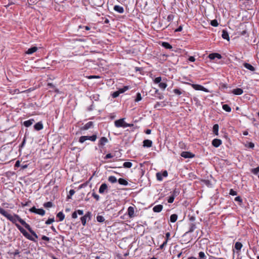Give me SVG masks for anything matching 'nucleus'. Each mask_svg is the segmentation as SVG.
<instances>
[{"label": "nucleus", "instance_id": "obj_56", "mask_svg": "<svg viewBox=\"0 0 259 259\" xmlns=\"http://www.w3.org/2000/svg\"><path fill=\"white\" fill-rule=\"evenodd\" d=\"M174 93L177 95H180L182 94V92L177 89H174L173 91Z\"/></svg>", "mask_w": 259, "mask_h": 259}, {"label": "nucleus", "instance_id": "obj_37", "mask_svg": "<svg viewBox=\"0 0 259 259\" xmlns=\"http://www.w3.org/2000/svg\"><path fill=\"white\" fill-rule=\"evenodd\" d=\"M199 258L198 259H205L206 256L203 251H200L199 252Z\"/></svg>", "mask_w": 259, "mask_h": 259}, {"label": "nucleus", "instance_id": "obj_27", "mask_svg": "<svg viewBox=\"0 0 259 259\" xmlns=\"http://www.w3.org/2000/svg\"><path fill=\"white\" fill-rule=\"evenodd\" d=\"M178 219V215L176 214H172L170 217V221L171 223H175Z\"/></svg>", "mask_w": 259, "mask_h": 259}, {"label": "nucleus", "instance_id": "obj_5", "mask_svg": "<svg viewBox=\"0 0 259 259\" xmlns=\"http://www.w3.org/2000/svg\"><path fill=\"white\" fill-rule=\"evenodd\" d=\"M181 156L185 158H191L195 156L192 153L188 151H183L181 153Z\"/></svg>", "mask_w": 259, "mask_h": 259}, {"label": "nucleus", "instance_id": "obj_8", "mask_svg": "<svg viewBox=\"0 0 259 259\" xmlns=\"http://www.w3.org/2000/svg\"><path fill=\"white\" fill-rule=\"evenodd\" d=\"M108 187L106 184L103 183L101 184L99 188V192L100 194H103L105 192H107Z\"/></svg>", "mask_w": 259, "mask_h": 259}, {"label": "nucleus", "instance_id": "obj_64", "mask_svg": "<svg viewBox=\"0 0 259 259\" xmlns=\"http://www.w3.org/2000/svg\"><path fill=\"white\" fill-rule=\"evenodd\" d=\"M188 60L190 62H194L195 61V59L193 56H190L188 58Z\"/></svg>", "mask_w": 259, "mask_h": 259}, {"label": "nucleus", "instance_id": "obj_57", "mask_svg": "<svg viewBox=\"0 0 259 259\" xmlns=\"http://www.w3.org/2000/svg\"><path fill=\"white\" fill-rule=\"evenodd\" d=\"M113 157V155H112L111 153H108L107 154L105 157H104V159H108L109 158H111Z\"/></svg>", "mask_w": 259, "mask_h": 259}, {"label": "nucleus", "instance_id": "obj_33", "mask_svg": "<svg viewBox=\"0 0 259 259\" xmlns=\"http://www.w3.org/2000/svg\"><path fill=\"white\" fill-rule=\"evenodd\" d=\"M32 124V119L25 121L23 124L26 127H29Z\"/></svg>", "mask_w": 259, "mask_h": 259}, {"label": "nucleus", "instance_id": "obj_50", "mask_svg": "<svg viewBox=\"0 0 259 259\" xmlns=\"http://www.w3.org/2000/svg\"><path fill=\"white\" fill-rule=\"evenodd\" d=\"M156 178L158 181H162V176L161 174H160V172H157L156 174Z\"/></svg>", "mask_w": 259, "mask_h": 259}, {"label": "nucleus", "instance_id": "obj_19", "mask_svg": "<svg viewBox=\"0 0 259 259\" xmlns=\"http://www.w3.org/2000/svg\"><path fill=\"white\" fill-rule=\"evenodd\" d=\"M93 126V122L89 121L87 122L84 126L82 127L83 130H88L89 128H91Z\"/></svg>", "mask_w": 259, "mask_h": 259}, {"label": "nucleus", "instance_id": "obj_41", "mask_svg": "<svg viewBox=\"0 0 259 259\" xmlns=\"http://www.w3.org/2000/svg\"><path fill=\"white\" fill-rule=\"evenodd\" d=\"M142 100L141 95L140 93H138L136 95V98L135 99V102H139Z\"/></svg>", "mask_w": 259, "mask_h": 259}, {"label": "nucleus", "instance_id": "obj_48", "mask_svg": "<svg viewBox=\"0 0 259 259\" xmlns=\"http://www.w3.org/2000/svg\"><path fill=\"white\" fill-rule=\"evenodd\" d=\"M161 77L159 76V77H157L155 78L154 81L155 83H160L161 82Z\"/></svg>", "mask_w": 259, "mask_h": 259}, {"label": "nucleus", "instance_id": "obj_7", "mask_svg": "<svg viewBox=\"0 0 259 259\" xmlns=\"http://www.w3.org/2000/svg\"><path fill=\"white\" fill-rule=\"evenodd\" d=\"M108 142V140L107 138L105 137H101L99 141L98 145L99 147L102 148L105 145L106 143Z\"/></svg>", "mask_w": 259, "mask_h": 259}, {"label": "nucleus", "instance_id": "obj_9", "mask_svg": "<svg viewBox=\"0 0 259 259\" xmlns=\"http://www.w3.org/2000/svg\"><path fill=\"white\" fill-rule=\"evenodd\" d=\"M33 213H37L41 216H43L45 214V211L42 208H36L33 206Z\"/></svg>", "mask_w": 259, "mask_h": 259}, {"label": "nucleus", "instance_id": "obj_25", "mask_svg": "<svg viewBox=\"0 0 259 259\" xmlns=\"http://www.w3.org/2000/svg\"><path fill=\"white\" fill-rule=\"evenodd\" d=\"M57 218L59 219V221H62L65 218V215L62 211H60L57 213Z\"/></svg>", "mask_w": 259, "mask_h": 259}, {"label": "nucleus", "instance_id": "obj_54", "mask_svg": "<svg viewBox=\"0 0 259 259\" xmlns=\"http://www.w3.org/2000/svg\"><path fill=\"white\" fill-rule=\"evenodd\" d=\"M229 194L232 196L237 195V193L236 191H234L233 189H231L230 190Z\"/></svg>", "mask_w": 259, "mask_h": 259}, {"label": "nucleus", "instance_id": "obj_36", "mask_svg": "<svg viewBox=\"0 0 259 259\" xmlns=\"http://www.w3.org/2000/svg\"><path fill=\"white\" fill-rule=\"evenodd\" d=\"M97 135H93L91 136H88V140H90L91 141L94 142L97 139Z\"/></svg>", "mask_w": 259, "mask_h": 259}, {"label": "nucleus", "instance_id": "obj_3", "mask_svg": "<svg viewBox=\"0 0 259 259\" xmlns=\"http://www.w3.org/2000/svg\"><path fill=\"white\" fill-rule=\"evenodd\" d=\"M16 226L24 236H25L29 239L32 240V236H30L24 229H23L18 224H16Z\"/></svg>", "mask_w": 259, "mask_h": 259}, {"label": "nucleus", "instance_id": "obj_17", "mask_svg": "<svg viewBox=\"0 0 259 259\" xmlns=\"http://www.w3.org/2000/svg\"><path fill=\"white\" fill-rule=\"evenodd\" d=\"M20 223L26 229H27L29 232L32 233V230L30 226L27 224L23 220H21Z\"/></svg>", "mask_w": 259, "mask_h": 259}, {"label": "nucleus", "instance_id": "obj_42", "mask_svg": "<svg viewBox=\"0 0 259 259\" xmlns=\"http://www.w3.org/2000/svg\"><path fill=\"white\" fill-rule=\"evenodd\" d=\"M210 24L214 27H217L219 25V23L217 20H213L211 21Z\"/></svg>", "mask_w": 259, "mask_h": 259}, {"label": "nucleus", "instance_id": "obj_1", "mask_svg": "<svg viewBox=\"0 0 259 259\" xmlns=\"http://www.w3.org/2000/svg\"><path fill=\"white\" fill-rule=\"evenodd\" d=\"M0 213L3 215L4 217L7 218L8 220L12 222L13 223L17 224V222H19L20 223L21 219L19 216L17 214H13L12 215L11 214L8 213L5 209L0 207Z\"/></svg>", "mask_w": 259, "mask_h": 259}, {"label": "nucleus", "instance_id": "obj_32", "mask_svg": "<svg viewBox=\"0 0 259 259\" xmlns=\"http://www.w3.org/2000/svg\"><path fill=\"white\" fill-rule=\"evenodd\" d=\"M242 247V244L239 242H237L235 244V248L237 250H240Z\"/></svg>", "mask_w": 259, "mask_h": 259}, {"label": "nucleus", "instance_id": "obj_6", "mask_svg": "<svg viewBox=\"0 0 259 259\" xmlns=\"http://www.w3.org/2000/svg\"><path fill=\"white\" fill-rule=\"evenodd\" d=\"M125 122L124 120V118H121L118 120L115 121L114 124L115 126L117 127H124Z\"/></svg>", "mask_w": 259, "mask_h": 259}, {"label": "nucleus", "instance_id": "obj_15", "mask_svg": "<svg viewBox=\"0 0 259 259\" xmlns=\"http://www.w3.org/2000/svg\"><path fill=\"white\" fill-rule=\"evenodd\" d=\"M114 10L120 14H122L124 12L123 8L118 5H115L114 7Z\"/></svg>", "mask_w": 259, "mask_h": 259}, {"label": "nucleus", "instance_id": "obj_30", "mask_svg": "<svg viewBox=\"0 0 259 259\" xmlns=\"http://www.w3.org/2000/svg\"><path fill=\"white\" fill-rule=\"evenodd\" d=\"M117 181V179L115 176H111L108 177V181L111 183H115Z\"/></svg>", "mask_w": 259, "mask_h": 259}, {"label": "nucleus", "instance_id": "obj_34", "mask_svg": "<svg viewBox=\"0 0 259 259\" xmlns=\"http://www.w3.org/2000/svg\"><path fill=\"white\" fill-rule=\"evenodd\" d=\"M97 222L99 223H103L105 221V219L104 217L102 215H98L96 218Z\"/></svg>", "mask_w": 259, "mask_h": 259}, {"label": "nucleus", "instance_id": "obj_46", "mask_svg": "<svg viewBox=\"0 0 259 259\" xmlns=\"http://www.w3.org/2000/svg\"><path fill=\"white\" fill-rule=\"evenodd\" d=\"M128 89V87L127 86H124L123 88L119 89L118 91H120V93H123L126 91H127Z\"/></svg>", "mask_w": 259, "mask_h": 259}, {"label": "nucleus", "instance_id": "obj_63", "mask_svg": "<svg viewBox=\"0 0 259 259\" xmlns=\"http://www.w3.org/2000/svg\"><path fill=\"white\" fill-rule=\"evenodd\" d=\"M170 236V234L169 232H166L165 234L166 240H168L169 239V237Z\"/></svg>", "mask_w": 259, "mask_h": 259}, {"label": "nucleus", "instance_id": "obj_14", "mask_svg": "<svg viewBox=\"0 0 259 259\" xmlns=\"http://www.w3.org/2000/svg\"><path fill=\"white\" fill-rule=\"evenodd\" d=\"M232 92L235 95H241L243 94V91L241 88H237L233 90Z\"/></svg>", "mask_w": 259, "mask_h": 259}, {"label": "nucleus", "instance_id": "obj_26", "mask_svg": "<svg viewBox=\"0 0 259 259\" xmlns=\"http://www.w3.org/2000/svg\"><path fill=\"white\" fill-rule=\"evenodd\" d=\"M219 126L217 124H215L213 126V132L217 136L219 134Z\"/></svg>", "mask_w": 259, "mask_h": 259}, {"label": "nucleus", "instance_id": "obj_24", "mask_svg": "<svg viewBox=\"0 0 259 259\" xmlns=\"http://www.w3.org/2000/svg\"><path fill=\"white\" fill-rule=\"evenodd\" d=\"M222 37L225 39L229 40V36L228 32L225 30H223L222 31Z\"/></svg>", "mask_w": 259, "mask_h": 259}, {"label": "nucleus", "instance_id": "obj_4", "mask_svg": "<svg viewBox=\"0 0 259 259\" xmlns=\"http://www.w3.org/2000/svg\"><path fill=\"white\" fill-rule=\"evenodd\" d=\"M35 53H36L35 55L41 57L44 53V50L41 48H38L36 47L33 46V54Z\"/></svg>", "mask_w": 259, "mask_h": 259}, {"label": "nucleus", "instance_id": "obj_35", "mask_svg": "<svg viewBox=\"0 0 259 259\" xmlns=\"http://www.w3.org/2000/svg\"><path fill=\"white\" fill-rule=\"evenodd\" d=\"M133 166V164L131 162H125L123 164V166L125 168H131Z\"/></svg>", "mask_w": 259, "mask_h": 259}, {"label": "nucleus", "instance_id": "obj_22", "mask_svg": "<svg viewBox=\"0 0 259 259\" xmlns=\"http://www.w3.org/2000/svg\"><path fill=\"white\" fill-rule=\"evenodd\" d=\"M180 192L179 189L175 188L172 192H170V194L171 195L175 198V197L179 195Z\"/></svg>", "mask_w": 259, "mask_h": 259}, {"label": "nucleus", "instance_id": "obj_52", "mask_svg": "<svg viewBox=\"0 0 259 259\" xmlns=\"http://www.w3.org/2000/svg\"><path fill=\"white\" fill-rule=\"evenodd\" d=\"M44 206L47 208L51 207L52 206V203L51 202H47L44 203Z\"/></svg>", "mask_w": 259, "mask_h": 259}, {"label": "nucleus", "instance_id": "obj_61", "mask_svg": "<svg viewBox=\"0 0 259 259\" xmlns=\"http://www.w3.org/2000/svg\"><path fill=\"white\" fill-rule=\"evenodd\" d=\"M42 240L49 241L50 240L49 237L43 235L41 237Z\"/></svg>", "mask_w": 259, "mask_h": 259}, {"label": "nucleus", "instance_id": "obj_45", "mask_svg": "<svg viewBox=\"0 0 259 259\" xmlns=\"http://www.w3.org/2000/svg\"><path fill=\"white\" fill-rule=\"evenodd\" d=\"M83 216L88 219L89 220H90L92 217V213L91 212L88 211Z\"/></svg>", "mask_w": 259, "mask_h": 259}, {"label": "nucleus", "instance_id": "obj_10", "mask_svg": "<svg viewBox=\"0 0 259 259\" xmlns=\"http://www.w3.org/2000/svg\"><path fill=\"white\" fill-rule=\"evenodd\" d=\"M33 127L35 130L38 131L42 130L44 127V125H43V123H42V121H39V122L36 123L34 125Z\"/></svg>", "mask_w": 259, "mask_h": 259}, {"label": "nucleus", "instance_id": "obj_51", "mask_svg": "<svg viewBox=\"0 0 259 259\" xmlns=\"http://www.w3.org/2000/svg\"><path fill=\"white\" fill-rule=\"evenodd\" d=\"M92 196L97 200L98 201L100 199V196L99 195L95 193H92Z\"/></svg>", "mask_w": 259, "mask_h": 259}, {"label": "nucleus", "instance_id": "obj_28", "mask_svg": "<svg viewBox=\"0 0 259 259\" xmlns=\"http://www.w3.org/2000/svg\"><path fill=\"white\" fill-rule=\"evenodd\" d=\"M162 46L167 49L170 50L172 49V46L167 42H163L162 43Z\"/></svg>", "mask_w": 259, "mask_h": 259}, {"label": "nucleus", "instance_id": "obj_12", "mask_svg": "<svg viewBox=\"0 0 259 259\" xmlns=\"http://www.w3.org/2000/svg\"><path fill=\"white\" fill-rule=\"evenodd\" d=\"M208 57L210 60H214L215 58H218L219 59H220L222 58L221 55L218 53L210 54L208 56Z\"/></svg>", "mask_w": 259, "mask_h": 259}, {"label": "nucleus", "instance_id": "obj_60", "mask_svg": "<svg viewBox=\"0 0 259 259\" xmlns=\"http://www.w3.org/2000/svg\"><path fill=\"white\" fill-rule=\"evenodd\" d=\"M235 200L236 201H238L239 202H242V200L240 196H237V197H235Z\"/></svg>", "mask_w": 259, "mask_h": 259}, {"label": "nucleus", "instance_id": "obj_55", "mask_svg": "<svg viewBox=\"0 0 259 259\" xmlns=\"http://www.w3.org/2000/svg\"><path fill=\"white\" fill-rule=\"evenodd\" d=\"M174 199L175 198L170 195V196L168 197L167 201L169 203H172L174 202Z\"/></svg>", "mask_w": 259, "mask_h": 259}, {"label": "nucleus", "instance_id": "obj_43", "mask_svg": "<svg viewBox=\"0 0 259 259\" xmlns=\"http://www.w3.org/2000/svg\"><path fill=\"white\" fill-rule=\"evenodd\" d=\"M251 172L254 174V175H257L259 172V166H257V167L252 169Z\"/></svg>", "mask_w": 259, "mask_h": 259}, {"label": "nucleus", "instance_id": "obj_44", "mask_svg": "<svg viewBox=\"0 0 259 259\" xmlns=\"http://www.w3.org/2000/svg\"><path fill=\"white\" fill-rule=\"evenodd\" d=\"M75 193V191L73 189H71L69 192V195L67 196L68 199L71 198V197Z\"/></svg>", "mask_w": 259, "mask_h": 259}, {"label": "nucleus", "instance_id": "obj_47", "mask_svg": "<svg viewBox=\"0 0 259 259\" xmlns=\"http://www.w3.org/2000/svg\"><path fill=\"white\" fill-rule=\"evenodd\" d=\"M174 18V15L172 14H170L169 15H168L167 17V20L168 21V22H170L171 21L173 20Z\"/></svg>", "mask_w": 259, "mask_h": 259}, {"label": "nucleus", "instance_id": "obj_62", "mask_svg": "<svg viewBox=\"0 0 259 259\" xmlns=\"http://www.w3.org/2000/svg\"><path fill=\"white\" fill-rule=\"evenodd\" d=\"M72 218L73 219H76L77 218V214L75 211L72 213Z\"/></svg>", "mask_w": 259, "mask_h": 259}, {"label": "nucleus", "instance_id": "obj_2", "mask_svg": "<svg viewBox=\"0 0 259 259\" xmlns=\"http://www.w3.org/2000/svg\"><path fill=\"white\" fill-rule=\"evenodd\" d=\"M188 84L190 85L194 90L197 91H202L206 93H208L209 91L207 89L204 88L201 85L196 84H191L189 83H187Z\"/></svg>", "mask_w": 259, "mask_h": 259}, {"label": "nucleus", "instance_id": "obj_29", "mask_svg": "<svg viewBox=\"0 0 259 259\" xmlns=\"http://www.w3.org/2000/svg\"><path fill=\"white\" fill-rule=\"evenodd\" d=\"M222 108L223 110L228 112L231 111V108L227 104H224L222 106Z\"/></svg>", "mask_w": 259, "mask_h": 259}, {"label": "nucleus", "instance_id": "obj_18", "mask_svg": "<svg viewBox=\"0 0 259 259\" xmlns=\"http://www.w3.org/2000/svg\"><path fill=\"white\" fill-rule=\"evenodd\" d=\"M162 208H163V206L161 204H158V205H155L153 208V210L155 212H160L162 210Z\"/></svg>", "mask_w": 259, "mask_h": 259}, {"label": "nucleus", "instance_id": "obj_40", "mask_svg": "<svg viewBox=\"0 0 259 259\" xmlns=\"http://www.w3.org/2000/svg\"><path fill=\"white\" fill-rule=\"evenodd\" d=\"M87 219H88L86 218L84 216H83L80 218L81 223L83 226H85Z\"/></svg>", "mask_w": 259, "mask_h": 259}, {"label": "nucleus", "instance_id": "obj_11", "mask_svg": "<svg viewBox=\"0 0 259 259\" xmlns=\"http://www.w3.org/2000/svg\"><path fill=\"white\" fill-rule=\"evenodd\" d=\"M222 143V141L218 139H214L212 141V145L216 148L219 147Z\"/></svg>", "mask_w": 259, "mask_h": 259}, {"label": "nucleus", "instance_id": "obj_13", "mask_svg": "<svg viewBox=\"0 0 259 259\" xmlns=\"http://www.w3.org/2000/svg\"><path fill=\"white\" fill-rule=\"evenodd\" d=\"M128 215L130 218L134 217L135 209L133 206L128 207L127 209Z\"/></svg>", "mask_w": 259, "mask_h": 259}, {"label": "nucleus", "instance_id": "obj_39", "mask_svg": "<svg viewBox=\"0 0 259 259\" xmlns=\"http://www.w3.org/2000/svg\"><path fill=\"white\" fill-rule=\"evenodd\" d=\"M159 87L162 90H165V89L167 87V84L165 82H160L159 84Z\"/></svg>", "mask_w": 259, "mask_h": 259}, {"label": "nucleus", "instance_id": "obj_53", "mask_svg": "<svg viewBox=\"0 0 259 259\" xmlns=\"http://www.w3.org/2000/svg\"><path fill=\"white\" fill-rule=\"evenodd\" d=\"M54 222V218H50L46 222V224L47 225H49L52 224L53 222Z\"/></svg>", "mask_w": 259, "mask_h": 259}, {"label": "nucleus", "instance_id": "obj_21", "mask_svg": "<svg viewBox=\"0 0 259 259\" xmlns=\"http://www.w3.org/2000/svg\"><path fill=\"white\" fill-rule=\"evenodd\" d=\"M243 66L245 68L249 70L250 71H253L255 70V68L249 63H244Z\"/></svg>", "mask_w": 259, "mask_h": 259}, {"label": "nucleus", "instance_id": "obj_31", "mask_svg": "<svg viewBox=\"0 0 259 259\" xmlns=\"http://www.w3.org/2000/svg\"><path fill=\"white\" fill-rule=\"evenodd\" d=\"M164 106H165V104H164V102H157L155 105H154V108H158L159 107H164Z\"/></svg>", "mask_w": 259, "mask_h": 259}, {"label": "nucleus", "instance_id": "obj_16", "mask_svg": "<svg viewBox=\"0 0 259 259\" xmlns=\"http://www.w3.org/2000/svg\"><path fill=\"white\" fill-rule=\"evenodd\" d=\"M152 145V141L150 140H145L143 141V146L144 147L150 148Z\"/></svg>", "mask_w": 259, "mask_h": 259}, {"label": "nucleus", "instance_id": "obj_59", "mask_svg": "<svg viewBox=\"0 0 259 259\" xmlns=\"http://www.w3.org/2000/svg\"><path fill=\"white\" fill-rule=\"evenodd\" d=\"M77 213V214H78L79 215H83V211L82 210L78 209L75 211Z\"/></svg>", "mask_w": 259, "mask_h": 259}, {"label": "nucleus", "instance_id": "obj_49", "mask_svg": "<svg viewBox=\"0 0 259 259\" xmlns=\"http://www.w3.org/2000/svg\"><path fill=\"white\" fill-rule=\"evenodd\" d=\"M121 94L120 91H116V92H114L113 94H112V97L113 98H116L117 97L119 94Z\"/></svg>", "mask_w": 259, "mask_h": 259}, {"label": "nucleus", "instance_id": "obj_38", "mask_svg": "<svg viewBox=\"0 0 259 259\" xmlns=\"http://www.w3.org/2000/svg\"><path fill=\"white\" fill-rule=\"evenodd\" d=\"M87 140H88V136H81L79 138V142L80 143H83V142H84Z\"/></svg>", "mask_w": 259, "mask_h": 259}, {"label": "nucleus", "instance_id": "obj_58", "mask_svg": "<svg viewBox=\"0 0 259 259\" xmlns=\"http://www.w3.org/2000/svg\"><path fill=\"white\" fill-rule=\"evenodd\" d=\"M100 77L98 75H91L88 76V78L93 79V78H100Z\"/></svg>", "mask_w": 259, "mask_h": 259}, {"label": "nucleus", "instance_id": "obj_20", "mask_svg": "<svg viewBox=\"0 0 259 259\" xmlns=\"http://www.w3.org/2000/svg\"><path fill=\"white\" fill-rule=\"evenodd\" d=\"M196 228V226L195 224L193 223H191L190 224L189 230L185 233V235H186L188 233H189L193 232Z\"/></svg>", "mask_w": 259, "mask_h": 259}, {"label": "nucleus", "instance_id": "obj_23", "mask_svg": "<svg viewBox=\"0 0 259 259\" xmlns=\"http://www.w3.org/2000/svg\"><path fill=\"white\" fill-rule=\"evenodd\" d=\"M118 182L119 184L125 186H127L128 184V182L126 180L122 178H119L118 180Z\"/></svg>", "mask_w": 259, "mask_h": 259}]
</instances>
